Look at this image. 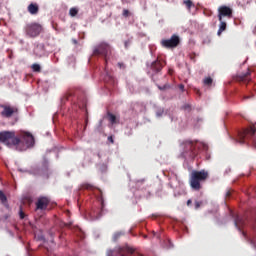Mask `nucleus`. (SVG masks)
<instances>
[{"label": "nucleus", "instance_id": "f257e3e1", "mask_svg": "<svg viewBox=\"0 0 256 256\" xmlns=\"http://www.w3.org/2000/svg\"><path fill=\"white\" fill-rule=\"evenodd\" d=\"M0 141L1 143H5L10 149L14 147L16 151H27L29 147L35 145V137H33L31 132L27 131H20L18 136H15V131L0 132Z\"/></svg>", "mask_w": 256, "mask_h": 256}, {"label": "nucleus", "instance_id": "f03ea898", "mask_svg": "<svg viewBox=\"0 0 256 256\" xmlns=\"http://www.w3.org/2000/svg\"><path fill=\"white\" fill-rule=\"evenodd\" d=\"M92 191V206L87 213L89 221H97L101 219L105 213V200L103 199V192L100 189H96L89 183H84L80 186V191Z\"/></svg>", "mask_w": 256, "mask_h": 256}, {"label": "nucleus", "instance_id": "7ed1b4c3", "mask_svg": "<svg viewBox=\"0 0 256 256\" xmlns=\"http://www.w3.org/2000/svg\"><path fill=\"white\" fill-rule=\"evenodd\" d=\"M182 152L179 155L180 159H184L187 163L194 161L199 153H206L209 146L199 140H184L180 143Z\"/></svg>", "mask_w": 256, "mask_h": 256}, {"label": "nucleus", "instance_id": "20e7f679", "mask_svg": "<svg viewBox=\"0 0 256 256\" xmlns=\"http://www.w3.org/2000/svg\"><path fill=\"white\" fill-rule=\"evenodd\" d=\"M93 55L94 57H103L105 61V75H102V79L104 83H111L115 85V78L109 71H107V67L109 65V57H111V45L107 42H101L93 47Z\"/></svg>", "mask_w": 256, "mask_h": 256}, {"label": "nucleus", "instance_id": "39448f33", "mask_svg": "<svg viewBox=\"0 0 256 256\" xmlns=\"http://www.w3.org/2000/svg\"><path fill=\"white\" fill-rule=\"evenodd\" d=\"M235 143H240V145H253L256 148V128L255 126H249L242 130H237L236 135L233 138Z\"/></svg>", "mask_w": 256, "mask_h": 256}, {"label": "nucleus", "instance_id": "423d86ee", "mask_svg": "<svg viewBox=\"0 0 256 256\" xmlns=\"http://www.w3.org/2000/svg\"><path fill=\"white\" fill-rule=\"evenodd\" d=\"M65 103L72 105V111H77V107H79V109H87V99L83 98L81 102L75 94V90H69L61 98V105H65Z\"/></svg>", "mask_w": 256, "mask_h": 256}, {"label": "nucleus", "instance_id": "0eeeda50", "mask_svg": "<svg viewBox=\"0 0 256 256\" xmlns=\"http://www.w3.org/2000/svg\"><path fill=\"white\" fill-rule=\"evenodd\" d=\"M208 178H209V172L205 170H201V171L194 170L190 175V180H189L190 187L194 191H200L201 183H203V181H207Z\"/></svg>", "mask_w": 256, "mask_h": 256}, {"label": "nucleus", "instance_id": "6e6552de", "mask_svg": "<svg viewBox=\"0 0 256 256\" xmlns=\"http://www.w3.org/2000/svg\"><path fill=\"white\" fill-rule=\"evenodd\" d=\"M20 173H29V175H35L36 177H44V179H49L51 171L49 170V161L44 159L42 162V167H34L31 170L19 168Z\"/></svg>", "mask_w": 256, "mask_h": 256}, {"label": "nucleus", "instance_id": "1a4fd4ad", "mask_svg": "<svg viewBox=\"0 0 256 256\" xmlns=\"http://www.w3.org/2000/svg\"><path fill=\"white\" fill-rule=\"evenodd\" d=\"M0 108L3 109L1 111V117L4 119H11L13 117L12 125H15L19 121V106L10 104H0Z\"/></svg>", "mask_w": 256, "mask_h": 256}, {"label": "nucleus", "instance_id": "9d476101", "mask_svg": "<svg viewBox=\"0 0 256 256\" xmlns=\"http://www.w3.org/2000/svg\"><path fill=\"white\" fill-rule=\"evenodd\" d=\"M163 70V62L161 60L156 59L153 62L146 63V72L149 77H151L152 81H155V75L161 73Z\"/></svg>", "mask_w": 256, "mask_h": 256}, {"label": "nucleus", "instance_id": "9b49d317", "mask_svg": "<svg viewBox=\"0 0 256 256\" xmlns=\"http://www.w3.org/2000/svg\"><path fill=\"white\" fill-rule=\"evenodd\" d=\"M24 31L28 37L35 39V37H39V35H41L43 26L37 22L28 23L26 24Z\"/></svg>", "mask_w": 256, "mask_h": 256}, {"label": "nucleus", "instance_id": "f8f14e48", "mask_svg": "<svg viewBox=\"0 0 256 256\" xmlns=\"http://www.w3.org/2000/svg\"><path fill=\"white\" fill-rule=\"evenodd\" d=\"M168 186L173 189L174 191V197H180V195H185V187L183 186V183L179 181V178L177 176H173L170 178Z\"/></svg>", "mask_w": 256, "mask_h": 256}, {"label": "nucleus", "instance_id": "ddd939ff", "mask_svg": "<svg viewBox=\"0 0 256 256\" xmlns=\"http://www.w3.org/2000/svg\"><path fill=\"white\" fill-rule=\"evenodd\" d=\"M230 215L232 219H234V225L236 229H238V231L242 233L243 237H247V233L243 231V227L247 225V222L245 221V219L239 215H235V213H233L231 210H230Z\"/></svg>", "mask_w": 256, "mask_h": 256}, {"label": "nucleus", "instance_id": "4468645a", "mask_svg": "<svg viewBox=\"0 0 256 256\" xmlns=\"http://www.w3.org/2000/svg\"><path fill=\"white\" fill-rule=\"evenodd\" d=\"M179 43H181V40L177 35H172L170 39L161 40V45L165 49H175V47L179 46Z\"/></svg>", "mask_w": 256, "mask_h": 256}, {"label": "nucleus", "instance_id": "2eb2a0df", "mask_svg": "<svg viewBox=\"0 0 256 256\" xmlns=\"http://www.w3.org/2000/svg\"><path fill=\"white\" fill-rule=\"evenodd\" d=\"M223 17H226V19H233V9L229 6H220L218 9V20L221 21Z\"/></svg>", "mask_w": 256, "mask_h": 256}, {"label": "nucleus", "instance_id": "dca6fc26", "mask_svg": "<svg viewBox=\"0 0 256 256\" xmlns=\"http://www.w3.org/2000/svg\"><path fill=\"white\" fill-rule=\"evenodd\" d=\"M135 250L132 248L126 247V248H118L116 250H110L107 252V256H127V253H134Z\"/></svg>", "mask_w": 256, "mask_h": 256}, {"label": "nucleus", "instance_id": "f3484780", "mask_svg": "<svg viewBox=\"0 0 256 256\" xmlns=\"http://www.w3.org/2000/svg\"><path fill=\"white\" fill-rule=\"evenodd\" d=\"M34 55L39 58L49 57V52L47 51V49H45V44H37L34 48Z\"/></svg>", "mask_w": 256, "mask_h": 256}, {"label": "nucleus", "instance_id": "a211bd4d", "mask_svg": "<svg viewBox=\"0 0 256 256\" xmlns=\"http://www.w3.org/2000/svg\"><path fill=\"white\" fill-rule=\"evenodd\" d=\"M50 200L47 197H40L36 202V209L40 211H45L49 207Z\"/></svg>", "mask_w": 256, "mask_h": 256}, {"label": "nucleus", "instance_id": "6ab92c4d", "mask_svg": "<svg viewBox=\"0 0 256 256\" xmlns=\"http://www.w3.org/2000/svg\"><path fill=\"white\" fill-rule=\"evenodd\" d=\"M28 11L31 15H37V13H39V5H37V3H31L28 6Z\"/></svg>", "mask_w": 256, "mask_h": 256}, {"label": "nucleus", "instance_id": "aec40b11", "mask_svg": "<svg viewBox=\"0 0 256 256\" xmlns=\"http://www.w3.org/2000/svg\"><path fill=\"white\" fill-rule=\"evenodd\" d=\"M219 22H220V24H219V29H218L217 35L221 36L223 31H226V29H227V22H225L223 19L219 20Z\"/></svg>", "mask_w": 256, "mask_h": 256}, {"label": "nucleus", "instance_id": "412c9836", "mask_svg": "<svg viewBox=\"0 0 256 256\" xmlns=\"http://www.w3.org/2000/svg\"><path fill=\"white\" fill-rule=\"evenodd\" d=\"M107 118H108V121L111 123V125L117 124V116H115V114L108 112Z\"/></svg>", "mask_w": 256, "mask_h": 256}, {"label": "nucleus", "instance_id": "4be33fe9", "mask_svg": "<svg viewBox=\"0 0 256 256\" xmlns=\"http://www.w3.org/2000/svg\"><path fill=\"white\" fill-rule=\"evenodd\" d=\"M249 75H251V70H247V72L239 75L240 81H249Z\"/></svg>", "mask_w": 256, "mask_h": 256}, {"label": "nucleus", "instance_id": "5701e85b", "mask_svg": "<svg viewBox=\"0 0 256 256\" xmlns=\"http://www.w3.org/2000/svg\"><path fill=\"white\" fill-rule=\"evenodd\" d=\"M67 63L70 67H73L75 68V63H77V59L75 58V56L71 55V56H68L67 58Z\"/></svg>", "mask_w": 256, "mask_h": 256}, {"label": "nucleus", "instance_id": "b1692460", "mask_svg": "<svg viewBox=\"0 0 256 256\" xmlns=\"http://www.w3.org/2000/svg\"><path fill=\"white\" fill-rule=\"evenodd\" d=\"M31 69L34 73H41V65L37 63L32 64Z\"/></svg>", "mask_w": 256, "mask_h": 256}, {"label": "nucleus", "instance_id": "393cba45", "mask_svg": "<svg viewBox=\"0 0 256 256\" xmlns=\"http://www.w3.org/2000/svg\"><path fill=\"white\" fill-rule=\"evenodd\" d=\"M141 107H143L142 103L135 102L132 104L133 111H141Z\"/></svg>", "mask_w": 256, "mask_h": 256}, {"label": "nucleus", "instance_id": "a878e982", "mask_svg": "<svg viewBox=\"0 0 256 256\" xmlns=\"http://www.w3.org/2000/svg\"><path fill=\"white\" fill-rule=\"evenodd\" d=\"M79 13V9L76 7L70 8L69 15L70 17H76V15Z\"/></svg>", "mask_w": 256, "mask_h": 256}, {"label": "nucleus", "instance_id": "bb28decb", "mask_svg": "<svg viewBox=\"0 0 256 256\" xmlns=\"http://www.w3.org/2000/svg\"><path fill=\"white\" fill-rule=\"evenodd\" d=\"M124 133L127 135V137H131V135H133V128L126 126L124 128Z\"/></svg>", "mask_w": 256, "mask_h": 256}, {"label": "nucleus", "instance_id": "cd10ccee", "mask_svg": "<svg viewBox=\"0 0 256 256\" xmlns=\"http://www.w3.org/2000/svg\"><path fill=\"white\" fill-rule=\"evenodd\" d=\"M203 83H204V85H207V86L213 85V78L206 77V78H204Z\"/></svg>", "mask_w": 256, "mask_h": 256}, {"label": "nucleus", "instance_id": "c85d7f7f", "mask_svg": "<svg viewBox=\"0 0 256 256\" xmlns=\"http://www.w3.org/2000/svg\"><path fill=\"white\" fill-rule=\"evenodd\" d=\"M0 201H1V203H3V205H5V203H7V196L1 190H0Z\"/></svg>", "mask_w": 256, "mask_h": 256}, {"label": "nucleus", "instance_id": "c756f323", "mask_svg": "<svg viewBox=\"0 0 256 256\" xmlns=\"http://www.w3.org/2000/svg\"><path fill=\"white\" fill-rule=\"evenodd\" d=\"M19 217H20L21 220H23V219H25L27 217V215L23 211V206L19 207Z\"/></svg>", "mask_w": 256, "mask_h": 256}, {"label": "nucleus", "instance_id": "7c9ffc66", "mask_svg": "<svg viewBox=\"0 0 256 256\" xmlns=\"http://www.w3.org/2000/svg\"><path fill=\"white\" fill-rule=\"evenodd\" d=\"M131 43H133V38H128L126 41H124L125 49H129V47H131Z\"/></svg>", "mask_w": 256, "mask_h": 256}, {"label": "nucleus", "instance_id": "2f4dec72", "mask_svg": "<svg viewBox=\"0 0 256 256\" xmlns=\"http://www.w3.org/2000/svg\"><path fill=\"white\" fill-rule=\"evenodd\" d=\"M163 113H165V109L164 108H157L156 110V117H163Z\"/></svg>", "mask_w": 256, "mask_h": 256}, {"label": "nucleus", "instance_id": "473e14b6", "mask_svg": "<svg viewBox=\"0 0 256 256\" xmlns=\"http://www.w3.org/2000/svg\"><path fill=\"white\" fill-rule=\"evenodd\" d=\"M117 67H118L121 71H125V69H127V65H125L123 62H118V63H117Z\"/></svg>", "mask_w": 256, "mask_h": 256}, {"label": "nucleus", "instance_id": "72a5a7b5", "mask_svg": "<svg viewBox=\"0 0 256 256\" xmlns=\"http://www.w3.org/2000/svg\"><path fill=\"white\" fill-rule=\"evenodd\" d=\"M184 4L188 9H191V7H193V2L191 0L184 1Z\"/></svg>", "mask_w": 256, "mask_h": 256}, {"label": "nucleus", "instance_id": "f704fd0d", "mask_svg": "<svg viewBox=\"0 0 256 256\" xmlns=\"http://www.w3.org/2000/svg\"><path fill=\"white\" fill-rule=\"evenodd\" d=\"M121 235H123V232H116L113 236V241H117Z\"/></svg>", "mask_w": 256, "mask_h": 256}, {"label": "nucleus", "instance_id": "c9c22d12", "mask_svg": "<svg viewBox=\"0 0 256 256\" xmlns=\"http://www.w3.org/2000/svg\"><path fill=\"white\" fill-rule=\"evenodd\" d=\"M122 15H123V17H129V15H131V12H129V10L128 9H124L123 10V12H122Z\"/></svg>", "mask_w": 256, "mask_h": 256}, {"label": "nucleus", "instance_id": "e433bc0d", "mask_svg": "<svg viewBox=\"0 0 256 256\" xmlns=\"http://www.w3.org/2000/svg\"><path fill=\"white\" fill-rule=\"evenodd\" d=\"M183 109H184L185 111H191V105L186 104V105L183 106Z\"/></svg>", "mask_w": 256, "mask_h": 256}, {"label": "nucleus", "instance_id": "4c0bfd02", "mask_svg": "<svg viewBox=\"0 0 256 256\" xmlns=\"http://www.w3.org/2000/svg\"><path fill=\"white\" fill-rule=\"evenodd\" d=\"M178 89H180V91H182V93L185 92V85L179 84Z\"/></svg>", "mask_w": 256, "mask_h": 256}, {"label": "nucleus", "instance_id": "58836bf2", "mask_svg": "<svg viewBox=\"0 0 256 256\" xmlns=\"http://www.w3.org/2000/svg\"><path fill=\"white\" fill-rule=\"evenodd\" d=\"M153 233H154V237H157L158 239L161 238V232H155V231H153Z\"/></svg>", "mask_w": 256, "mask_h": 256}, {"label": "nucleus", "instance_id": "ea45409f", "mask_svg": "<svg viewBox=\"0 0 256 256\" xmlns=\"http://www.w3.org/2000/svg\"><path fill=\"white\" fill-rule=\"evenodd\" d=\"M201 203L202 202L196 201L195 202V209H199V207H201Z\"/></svg>", "mask_w": 256, "mask_h": 256}, {"label": "nucleus", "instance_id": "a19ab883", "mask_svg": "<svg viewBox=\"0 0 256 256\" xmlns=\"http://www.w3.org/2000/svg\"><path fill=\"white\" fill-rule=\"evenodd\" d=\"M158 89H159L160 91H165V89H167V85L158 86Z\"/></svg>", "mask_w": 256, "mask_h": 256}, {"label": "nucleus", "instance_id": "79ce46f5", "mask_svg": "<svg viewBox=\"0 0 256 256\" xmlns=\"http://www.w3.org/2000/svg\"><path fill=\"white\" fill-rule=\"evenodd\" d=\"M108 141L110 143H115V140L113 139V136H108Z\"/></svg>", "mask_w": 256, "mask_h": 256}, {"label": "nucleus", "instance_id": "37998d69", "mask_svg": "<svg viewBox=\"0 0 256 256\" xmlns=\"http://www.w3.org/2000/svg\"><path fill=\"white\" fill-rule=\"evenodd\" d=\"M144 182H145V179L137 180V181H136V185H139V183H144Z\"/></svg>", "mask_w": 256, "mask_h": 256}, {"label": "nucleus", "instance_id": "c03bdc74", "mask_svg": "<svg viewBox=\"0 0 256 256\" xmlns=\"http://www.w3.org/2000/svg\"><path fill=\"white\" fill-rule=\"evenodd\" d=\"M225 195L226 197H231V191H227Z\"/></svg>", "mask_w": 256, "mask_h": 256}, {"label": "nucleus", "instance_id": "a18cd8bd", "mask_svg": "<svg viewBox=\"0 0 256 256\" xmlns=\"http://www.w3.org/2000/svg\"><path fill=\"white\" fill-rule=\"evenodd\" d=\"M72 43H73L74 45H77V43H78L77 39H72Z\"/></svg>", "mask_w": 256, "mask_h": 256}, {"label": "nucleus", "instance_id": "49530a36", "mask_svg": "<svg viewBox=\"0 0 256 256\" xmlns=\"http://www.w3.org/2000/svg\"><path fill=\"white\" fill-rule=\"evenodd\" d=\"M191 203H193V201L191 199L187 200L188 207H189V205H191Z\"/></svg>", "mask_w": 256, "mask_h": 256}, {"label": "nucleus", "instance_id": "de8ad7c7", "mask_svg": "<svg viewBox=\"0 0 256 256\" xmlns=\"http://www.w3.org/2000/svg\"><path fill=\"white\" fill-rule=\"evenodd\" d=\"M168 243H169L168 249H170V247H173V244L171 243L170 240H168Z\"/></svg>", "mask_w": 256, "mask_h": 256}, {"label": "nucleus", "instance_id": "09e8293b", "mask_svg": "<svg viewBox=\"0 0 256 256\" xmlns=\"http://www.w3.org/2000/svg\"><path fill=\"white\" fill-rule=\"evenodd\" d=\"M197 95L201 96V92L199 90L196 91Z\"/></svg>", "mask_w": 256, "mask_h": 256}, {"label": "nucleus", "instance_id": "8fccbe9b", "mask_svg": "<svg viewBox=\"0 0 256 256\" xmlns=\"http://www.w3.org/2000/svg\"><path fill=\"white\" fill-rule=\"evenodd\" d=\"M251 96H244V99H250Z\"/></svg>", "mask_w": 256, "mask_h": 256}, {"label": "nucleus", "instance_id": "3c124183", "mask_svg": "<svg viewBox=\"0 0 256 256\" xmlns=\"http://www.w3.org/2000/svg\"><path fill=\"white\" fill-rule=\"evenodd\" d=\"M97 156H98L99 158H101V154L98 153Z\"/></svg>", "mask_w": 256, "mask_h": 256}]
</instances>
